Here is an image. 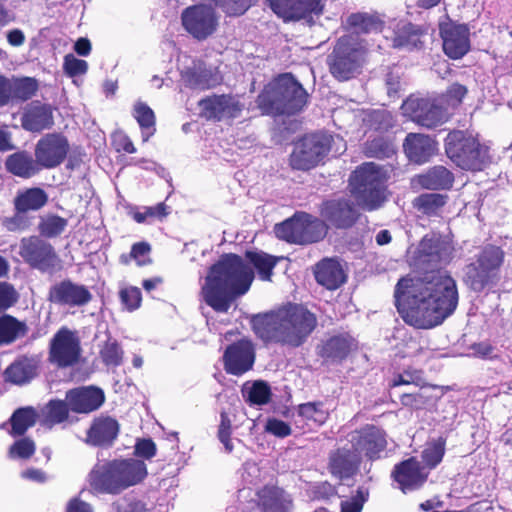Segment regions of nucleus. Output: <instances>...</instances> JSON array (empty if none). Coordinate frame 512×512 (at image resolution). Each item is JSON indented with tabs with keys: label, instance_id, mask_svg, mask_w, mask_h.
Segmentation results:
<instances>
[{
	"label": "nucleus",
	"instance_id": "nucleus-1",
	"mask_svg": "<svg viewBox=\"0 0 512 512\" xmlns=\"http://www.w3.org/2000/svg\"><path fill=\"white\" fill-rule=\"evenodd\" d=\"M451 241L439 235L425 236L414 252L413 265L423 277H404L395 289V303L403 320L417 328H432L453 314L458 305L455 280L435 269L452 259Z\"/></svg>",
	"mask_w": 512,
	"mask_h": 512
},
{
	"label": "nucleus",
	"instance_id": "nucleus-2",
	"mask_svg": "<svg viewBox=\"0 0 512 512\" xmlns=\"http://www.w3.org/2000/svg\"><path fill=\"white\" fill-rule=\"evenodd\" d=\"M254 333L267 344L299 347L317 325V319L304 306L288 303L266 313L253 315Z\"/></svg>",
	"mask_w": 512,
	"mask_h": 512
},
{
	"label": "nucleus",
	"instance_id": "nucleus-3",
	"mask_svg": "<svg viewBox=\"0 0 512 512\" xmlns=\"http://www.w3.org/2000/svg\"><path fill=\"white\" fill-rule=\"evenodd\" d=\"M253 279L252 268L240 256L225 254L210 267L201 294L213 310L225 313L250 289Z\"/></svg>",
	"mask_w": 512,
	"mask_h": 512
},
{
	"label": "nucleus",
	"instance_id": "nucleus-4",
	"mask_svg": "<svg viewBox=\"0 0 512 512\" xmlns=\"http://www.w3.org/2000/svg\"><path fill=\"white\" fill-rule=\"evenodd\" d=\"M147 475V466L142 460L114 459L94 466L90 472V484L99 492L117 495L142 483Z\"/></svg>",
	"mask_w": 512,
	"mask_h": 512
},
{
	"label": "nucleus",
	"instance_id": "nucleus-5",
	"mask_svg": "<svg viewBox=\"0 0 512 512\" xmlns=\"http://www.w3.org/2000/svg\"><path fill=\"white\" fill-rule=\"evenodd\" d=\"M308 94L289 73L282 74L269 83L258 96V106L266 114L292 115L307 104Z\"/></svg>",
	"mask_w": 512,
	"mask_h": 512
},
{
	"label": "nucleus",
	"instance_id": "nucleus-6",
	"mask_svg": "<svg viewBox=\"0 0 512 512\" xmlns=\"http://www.w3.org/2000/svg\"><path fill=\"white\" fill-rule=\"evenodd\" d=\"M367 42L358 36L340 37L327 57L331 75L338 81H348L359 75L368 61Z\"/></svg>",
	"mask_w": 512,
	"mask_h": 512
},
{
	"label": "nucleus",
	"instance_id": "nucleus-7",
	"mask_svg": "<svg viewBox=\"0 0 512 512\" xmlns=\"http://www.w3.org/2000/svg\"><path fill=\"white\" fill-rule=\"evenodd\" d=\"M445 151L459 168L482 171L491 163L489 147L470 133L455 130L445 139Z\"/></svg>",
	"mask_w": 512,
	"mask_h": 512
},
{
	"label": "nucleus",
	"instance_id": "nucleus-8",
	"mask_svg": "<svg viewBox=\"0 0 512 512\" xmlns=\"http://www.w3.org/2000/svg\"><path fill=\"white\" fill-rule=\"evenodd\" d=\"M386 172L375 163H364L350 178L351 192L358 205L375 210L385 200Z\"/></svg>",
	"mask_w": 512,
	"mask_h": 512
},
{
	"label": "nucleus",
	"instance_id": "nucleus-9",
	"mask_svg": "<svg viewBox=\"0 0 512 512\" xmlns=\"http://www.w3.org/2000/svg\"><path fill=\"white\" fill-rule=\"evenodd\" d=\"M227 15H242L255 0H213ZM272 11L284 21L299 20L308 14H320L321 0H265Z\"/></svg>",
	"mask_w": 512,
	"mask_h": 512
},
{
	"label": "nucleus",
	"instance_id": "nucleus-10",
	"mask_svg": "<svg viewBox=\"0 0 512 512\" xmlns=\"http://www.w3.org/2000/svg\"><path fill=\"white\" fill-rule=\"evenodd\" d=\"M275 234L279 239L295 244L317 242L327 233V224L307 213H299L276 224Z\"/></svg>",
	"mask_w": 512,
	"mask_h": 512
},
{
	"label": "nucleus",
	"instance_id": "nucleus-11",
	"mask_svg": "<svg viewBox=\"0 0 512 512\" xmlns=\"http://www.w3.org/2000/svg\"><path fill=\"white\" fill-rule=\"evenodd\" d=\"M503 251L496 246H486L474 263L465 270V282L474 291L480 292L494 282L503 262Z\"/></svg>",
	"mask_w": 512,
	"mask_h": 512
},
{
	"label": "nucleus",
	"instance_id": "nucleus-12",
	"mask_svg": "<svg viewBox=\"0 0 512 512\" xmlns=\"http://www.w3.org/2000/svg\"><path fill=\"white\" fill-rule=\"evenodd\" d=\"M444 98L430 99L411 96L407 98L401 110L404 116L426 128H435L448 120Z\"/></svg>",
	"mask_w": 512,
	"mask_h": 512
},
{
	"label": "nucleus",
	"instance_id": "nucleus-13",
	"mask_svg": "<svg viewBox=\"0 0 512 512\" xmlns=\"http://www.w3.org/2000/svg\"><path fill=\"white\" fill-rule=\"evenodd\" d=\"M331 144V136L316 133L304 136L296 143L290 156V164L294 169L309 170L315 167L327 155Z\"/></svg>",
	"mask_w": 512,
	"mask_h": 512
},
{
	"label": "nucleus",
	"instance_id": "nucleus-14",
	"mask_svg": "<svg viewBox=\"0 0 512 512\" xmlns=\"http://www.w3.org/2000/svg\"><path fill=\"white\" fill-rule=\"evenodd\" d=\"M18 253L25 263L41 272H53L59 264L54 247L39 236L22 238Z\"/></svg>",
	"mask_w": 512,
	"mask_h": 512
},
{
	"label": "nucleus",
	"instance_id": "nucleus-15",
	"mask_svg": "<svg viewBox=\"0 0 512 512\" xmlns=\"http://www.w3.org/2000/svg\"><path fill=\"white\" fill-rule=\"evenodd\" d=\"M81 356V343L77 331L60 328L50 343V361L59 367L76 364Z\"/></svg>",
	"mask_w": 512,
	"mask_h": 512
},
{
	"label": "nucleus",
	"instance_id": "nucleus-16",
	"mask_svg": "<svg viewBox=\"0 0 512 512\" xmlns=\"http://www.w3.org/2000/svg\"><path fill=\"white\" fill-rule=\"evenodd\" d=\"M185 30L198 40L213 34L218 25L215 11L207 5H194L186 8L181 15Z\"/></svg>",
	"mask_w": 512,
	"mask_h": 512
},
{
	"label": "nucleus",
	"instance_id": "nucleus-17",
	"mask_svg": "<svg viewBox=\"0 0 512 512\" xmlns=\"http://www.w3.org/2000/svg\"><path fill=\"white\" fill-rule=\"evenodd\" d=\"M69 148V142L62 134H46L36 144V161L43 168H55L65 160Z\"/></svg>",
	"mask_w": 512,
	"mask_h": 512
},
{
	"label": "nucleus",
	"instance_id": "nucleus-18",
	"mask_svg": "<svg viewBox=\"0 0 512 512\" xmlns=\"http://www.w3.org/2000/svg\"><path fill=\"white\" fill-rule=\"evenodd\" d=\"M351 442L355 452L370 460L381 458L387 446L385 432L375 426L364 427L352 436Z\"/></svg>",
	"mask_w": 512,
	"mask_h": 512
},
{
	"label": "nucleus",
	"instance_id": "nucleus-19",
	"mask_svg": "<svg viewBox=\"0 0 512 512\" xmlns=\"http://www.w3.org/2000/svg\"><path fill=\"white\" fill-rule=\"evenodd\" d=\"M428 475V470L414 457L395 465L392 471V478L404 493L419 489Z\"/></svg>",
	"mask_w": 512,
	"mask_h": 512
},
{
	"label": "nucleus",
	"instance_id": "nucleus-20",
	"mask_svg": "<svg viewBox=\"0 0 512 512\" xmlns=\"http://www.w3.org/2000/svg\"><path fill=\"white\" fill-rule=\"evenodd\" d=\"M224 368L228 374L240 376L249 371L254 364V348L250 341L240 340L231 344L223 355Z\"/></svg>",
	"mask_w": 512,
	"mask_h": 512
},
{
	"label": "nucleus",
	"instance_id": "nucleus-21",
	"mask_svg": "<svg viewBox=\"0 0 512 512\" xmlns=\"http://www.w3.org/2000/svg\"><path fill=\"white\" fill-rule=\"evenodd\" d=\"M321 216L324 223L338 229H346L356 222L359 214L351 201L334 199L323 203Z\"/></svg>",
	"mask_w": 512,
	"mask_h": 512
},
{
	"label": "nucleus",
	"instance_id": "nucleus-22",
	"mask_svg": "<svg viewBox=\"0 0 512 512\" xmlns=\"http://www.w3.org/2000/svg\"><path fill=\"white\" fill-rule=\"evenodd\" d=\"M199 107L205 118L218 121L237 118L242 111L239 101L229 95L207 97L199 102Z\"/></svg>",
	"mask_w": 512,
	"mask_h": 512
},
{
	"label": "nucleus",
	"instance_id": "nucleus-23",
	"mask_svg": "<svg viewBox=\"0 0 512 512\" xmlns=\"http://www.w3.org/2000/svg\"><path fill=\"white\" fill-rule=\"evenodd\" d=\"M92 299L90 291L81 284L64 280L51 287L49 300L58 305L80 307Z\"/></svg>",
	"mask_w": 512,
	"mask_h": 512
},
{
	"label": "nucleus",
	"instance_id": "nucleus-24",
	"mask_svg": "<svg viewBox=\"0 0 512 512\" xmlns=\"http://www.w3.org/2000/svg\"><path fill=\"white\" fill-rule=\"evenodd\" d=\"M181 77L186 86L198 90L215 87L221 82L218 70L200 60H192L190 66L181 69Z\"/></svg>",
	"mask_w": 512,
	"mask_h": 512
},
{
	"label": "nucleus",
	"instance_id": "nucleus-25",
	"mask_svg": "<svg viewBox=\"0 0 512 512\" xmlns=\"http://www.w3.org/2000/svg\"><path fill=\"white\" fill-rule=\"evenodd\" d=\"M66 401L71 411L87 414L103 405L105 394L98 387L82 386L69 390L66 393Z\"/></svg>",
	"mask_w": 512,
	"mask_h": 512
},
{
	"label": "nucleus",
	"instance_id": "nucleus-26",
	"mask_svg": "<svg viewBox=\"0 0 512 512\" xmlns=\"http://www.w3.org/2000/svg\"><path fill=\"white\" fill-rule=\"evenodd\" d=\"M443 50L452 59L462 58L470 49L469 29L466 25L446 24L440 28Z\"/></svg>",
	"mask_w": 512,
	"mask_h": 512
},
{
	"label": "nucleus",
	"instance_id": "nucleus-27",
	"mask_svg": "<svg viewBox=\"0 0 512 512\" xmlns=\"http://www.w3.org/2000/svg\"><path fill=\"white\" fill-rule=\"evenodd\" d=\"M119 429V423L115 418L101 415L93 420L87 432V443L100 447L111 446L118 436Z\"/></svg>",
	"mask_w": 512,
	"mask_h": 512
},
{
	"label": "nucleus",
	"instance_id": "nucleus-28",
	"mask_svg": "<svg viewBox=\"0 0 512 512\" xmlns=\"http://www.w3.org/2000/svg\"><path fill=\"white\" fill-rule=\"evenodd\" d=\"M406 156L411 162L423 164L435 154L436 142L429 136L420 133H409L403 143Z\"/></svg>",
	"mask_w": 512,
	"mask_h": 512
},
{
	"label": "nucleus",
	"instance_id": "nucleus-29",
	"mask_svg": "<svg viewBox=\"0 0 512 512\" xmlns=\"http://www.w3.org/2000/svg\"><path fill=\"white\" fill-rule=\"evenodd\" d=\"M21 124L25 130L30 132L50 129L54 124L51 107L40 102L28 104L22 113Z\"/></svg>",
	"mask_w": 512,
	"mask_h": 512
},
{
	"label": "nucleus",
	"instance_id": "nucleus-30",
	"mask_svg": "<svg viewBox=\"0 0 512 512\" xmlns=\"http://www.w3.org/2000/svg\"><path fill=\"white\" fill-rule=\"evenodd\" d=\"M453 182V173L446 167L437 165L422 174L414 176L411 185L413 188L427 190H447L452 187Z\"/></svg>",
	"mask_w": 512,
	"mask_h": 512
},
{
	"label": "nucleus",
	"instance_id": "nucleus-31",
	"mask_svg": "<svg viewBox=\"0 0 512 512\" xmlns=\"http://www.w3.org/2000/svg\"><path fill=\"white\" fill-rule=\"evenodd\" d=\"M256 495L262 512H291V496L277 486H265Z\"/></svg>",
	"mask_w": 512,
	"mask_h": 512
},
{
	"label": "nucleus",
	"instance_id": "nucleus-32",
	"mask_svg": "<svg viewBox=\"0 0 512 512\" xmlns=\"http://www.w3.org/2000/svg\"><path fill=\"white\" fill-rule=\"evenodd\" d=\"M317 282L329 290L340 287L346 280L341 264L334 259H324L316 265Z\"/></svg>",
	"mask_w": 512,
	"mask_h": 512
},
{
	"label": "nucleus",
	"instance_id": "nucleus-33",
	"mask_svg": "<svg viewBox=\"0 0 512 512\" xmlns=\"http://www.w3.org/2000/svg\"><path fill=\"white\" fill-rule=\"evenodd\" d=\"M36 363L28 357H20L11 363L4 372L5 380L16 385L30 382L36 375Z\"/></svg>",
	"mask_w": 512,
	"mask_h": 512
},
{
	"label": "nucleus",
	"instance_id": "nucleus-34",
	"mask_svg": "<svg viewBox=\"0 0 512 512\" xmlns=\"http://www.w3.org/2000/svg\"><path fill=\"white\" fill-rule=\"evenodd\" d=\"M37 420L36 410L32 407L18 408L13 412L8 422H4L0 425V429H7L8 433L13 436H22L26 431L35 425Z\"/></svg>",
	"mask_w": 512,
	"mask_h": 512
},
{
	"label": "nucleus",
	"instance_id": "nucleus-35",
	"mask_svg": "<svg viewBox=\"0 0 512 512\" xmlns=\"http://www.w3.org/2000/svg\"><path fill=\"white\" fill-rule=\"evenodd\" d=\"M6 169L13 175L24 179L34 176L39 171V164L26 152L9 155L5 161Z\"/></svg>",
	"mask_w": 512,
	"mask_h": 512
},
{
	"label": "nucleus",
	"instance_id": "nucleus-36",
	"mask_svg": "<svg viewBox=\"0 0 512 512\" xmlns=\"http://www.w3.org/2000/svg\"><path fill=\"white\" fill-rule=\"evenodd\" d=\"M421 37L422 30L419 26L407 22H401L397 25L392 46L394 48L412 50L420 46Z\"/></svg>",
	"mask_w": 512,
	"mask_h": 512
},
{
	"label": "nucleus",
	"instance_id": "nucleus-37",
	"mask_svg": "<svg viewBox=\"0 0 512 512\" xmlns=\"http://www.w3.org/2000/svg\"><path fill=\"white\" fill-rule=\"evenodd\" d=\"M28 332L25 322L19 321L13 316L3 315L0 317V344L8 345L19 338L24 337Z\"/></svg>",
	"mask_w": 512,
	"mask_h": 512
},
{
	"label": "nucleus",
	"instance_id": "nucleus-38",
	"mask_svg": "<svg viewBox=\"0 0 512 512\" xmlns=\"http://www.w3.org/2000/svg\"><path fill=\"white\" fill-rule=\"evenodd\" d=\"M353 340L349 336H335L327 340L321 348V356L327 360L338 361L344 359L350 352Z\"/></svg>",
	"mask_w": 512,
	"mask_h": 512
},
{
	"label": "nucleus",
	"instance_id": "nucleus-39",
	"mask_svg": "<svg viewBox=\"0 0 512 512\" xmlns=\"http://www.w3.org/2000/svg\"><path fill=\"white\" fill-rule=\"evenodd\" d=\"M37 89V81L33 78L22 77L8 79L9 102L14 100H28L36 93Z\"/></svg>",
	"mask_w": 512,
	"mask_h": 512
},
{
	"label": "nucleus",
	"instance_id": "nucleus-40",
	"mask_svg": "<svg viewBox=\"0 0 512 512\" xmlns=\"http://www.w3.org/2000/svg\"><path fill=\"white\" fill-rule=\"evenodd\" d=\"M48 200L47 194L41 188H30L25 190L15 199V207L20 212L39 210Z\"/></svg>",
	"mask_w": 512,
	"mask_h": 512
},
{
	"label": "nucleus",
	"instance_id": "nucleus-41",
	"mask_svg": "<svg viewBox=\"0 0 512 512\" xmlns=\"http://www.w3.org/2000/svg\"><path fill=\"white\" fill-rule=\"evenodd\" d=\"M133 116L141 128L143 142H147L156 131L153 110L147 104L138 101L134 105Z\"/></svg>",
	"mask_w": 512,
	"mask_h": 512
},
{
	"label": "nucleus",
	"instance_id": "nucleus-42",
	"mask_svg": "<svg viewBox=\"0 0 512 512\" xmlns=\"http://www.w3.org/2000/svg\"><path fill=\"white\" fill-rule=\"evenodd\" d=\"M358 466V459L351 457L345 451H339L331 457L330 469L332 474L338 476L340 479L348 478L356 471Z\"/></svg>",
	"mask_w": 512,
	"mask_h": 512
},
{
	"label": "nucleus",
	"instance_id": "nucleus-43",
	"mask_svg": "<svg viewBox=\"0 0 512 512\" xmlns=\"http://www.w3.org/2000/svg\"><path fill=\"white\" fill-rule=\"evenodd\" d=\"M246 257L257 270L259 277L268 281L271 278L272 270L275 267L278 258L264 252H247Z\"/></svg>",
	"mask_w": 512,
	"mask_h": 512
},
{
	"label": "nucleus",
	"instance_id": "nucleus-44",
	"mask_svg": "<svg viewBox=\"0 0 512 512\" xmlns=\"http://www.w3.org/2000/svg\"><path fill=\"white\" fill-rule=\"evenodd\" d=\"M346 23L348 28L352 31L350 34L354 36H357L359 33L377 31L381 26L376 18L363 13H355L349 15Z\"/></svg>",
	"mask_w": 512,
	"mask_h": 512
},
{
	"label": "nucleus",
	"instance_id": "nucleus-45",
	"mask_svg": "<svg viewBox=\"0 0 512 512\" xmlns=\"http://www.w3.org/2000/svg\"><path fill=\"white\" fill-rule=\"evenodd\" d=\"M447 201V196L439 193H424L414 200V207L424 214H436Z\"/></svg>",
	"mask_w": 512,
	"mask_h": 512
},
{
	"label": "nucleus",
	"instance_id": "nucleus-46",
	"mask_svg": "<svg viewBox=\"0 0 512 512\" xmlns=\"http://www.w3.org/2000/svg\"><path fill=\"white\" fill-rule=\"evenodd\" d=\"M242 392L247 401L254 405L268 403L271 396L270 387L264 381H255L252 384L246 383Z\"/></svg>",
	"mask_w": 512,
	"mask_h": 512
},
{
	"label": "nucleus",
	"instance_id": "nucleus-47",
	"mask_svg": "<svg viewBox=\"0 0 512 512\" xmlns=\"http://www.w3.org/2000/svg\"><path fill=\"white\" fill-rule=\"evenodd\" d=\"M298 415L307 422L322 425L328 418V412L322 402H307L298 406Z\"/></svg>",
	"mask_w": 512,
	"mask_h": 512
},
{
	"label": "nucleus",
	"instance_id": "nucleus-48",
	"mask_svg": "<svg viewBox=\"0 0 512 512\" xmlns=\"http://www.w3.org/2000/svg\"><path fill=\"white\" fill-rule=\"evenodd\" d=\"M67 227V220L57 215L41 218L38 229L42 236L53 238L60 235Z\"/></svg>",
	"mask_w": 512,
	"mask_h": 512
},
{
	"label": "nucleus",
	"instance_id": "nucleus-49",
	"mask_svg": "<svg viewBox=\"0 0 512 512\" xmlns=\"http://www.w3.org/2000/svg\"><path fill=\"white\" fill-rule=\"evenodd\" d=\"M445 453V442L442 439L429 443L422 452V459L428 471L435 468L441 461Z\"/></svg>",
	"mask_w": 512,
	"mask_h": 512
},
{
	"label": "nucleus",
	"instance_id": "nucleus-50",
	"mask_svg": "<svg viewBox=\"0 0 512 512\" xmlns=\"http://www.w3.org/2000/svg\"><path fill=\"white\" fill-rule=\"evenodd\" d=\"M36 450L35 442L27 437L16 440L8 449V457L12 460H28Z\"/></svg>",
	"mask_w": 512,
	"mask_h": 512
},
{
	"label": "nucleus",
	"instance_id": "nucleus-51",
	"mask_svg": "<svg viewBox=\"0 0 512 512\" xmlns=\"http://www.w3.org/2000/svg\"><path fill=\"white\" fill-rule=\"evenodd\" d=\"M151 246L147 242H138L132 245L129 255H121L120 261L123 264H128L133 259L137 265L144 266L151 262L150 259Z\"/></svg>",
	"mask_w": 512,
	"mask_h": 512
},
{
	"label": "nucleus",
	"instance_id": "nucleus-52",
	"mask_svg": "<svg viewBox=\"0 0 512 512\" xmlns=\"http://www.w3.org/2000/svg\"><path fill=\"white\" fill-rule=\"evenodd\" d=\"M102 361L107 366L117 367L122 363L123 351L115 340H108L100 350Z\"/></svg>",
	"mask_w": 512,
	"mask_h": 512
},
{
	"label": "nucleus",
	"instance_id": "nucleus-53",
	"mask_svg": "<svg viewBox=\"0 0 512 512\" xmlns=\"http://www.w3.org/2000/svg\"><path fill=\"white\" fill-rule=\"evenodd\" d=\"M68 402L54 400L50 401L45 408L46 421L50 424L61 423L68 417Z\"/></svg>",
	"mask_w": 512,
	"mask_h": 512
},
{
	"label": "nucleus",
	"instance_id": "nucleus-54",
	"mask_svg": "<svg viewBox=\"0 0 512 512\" xmlns=\"http://www.w3.org/2000/svg\"><path fill=\"white\" fill-rule=\"evenodd\" d=\"M168 214V206L158 203L156 206L144 207L143 211L134 212L132 217L137 223H145L149 218L163 219Z\"/></svg>",
	"mask_w": 512,
	"mask_h": 512
},
{
	"label": "nucleus",
	"instance_id": "nucleus-55",
	"mask_svg": "<svg viewBox=\"0 0 512 512\" xmlns=\"http://www.w3.org/2000/svg\"><path fill=\"white\" fill-rule=\"evenodd\" d=\"M114 507L116 512H151L145 502L131 495L120 498Z\"/></svg>",
	"mask_w": 512,
	"mask_h": 512
},
{
	"label": "nucleus",
	"instance_id": "nucleus-56",
	"mask_svg": "<svg viewBox=\"0 0 512 512\" xmlns=\"http://www.w3.org/2000/svg\"><path fill=\"white\" fill-rule=\"evenodd\" d=\"M368 490L360 487L355 495L341 502V512H361L368 499Z\"/></svg>",
	"mask_w": 512,
	"mask_h": 512
},
{
	"label": "nucleus",
	"instance_id": "nucleus-57",
	"mask_svg": "<svg viewBox=\"0 0 512 512\" xmlns=\"http://www.w3.org/2000/svg\"><path fill=\"white\" fill-rule=\"evenodd\" d=\"M64 71L70 77L83 75L87 72L88 64L85 60L78 59L72 54H68L64 58Z\"/></svg>",
	"mask_w": 512,
	"mask_h": 512
},
{
	"label": "nucleus",
	"instance_id": "nucleus-58",
	"mask_svg": "<svg viewBox=\"0 0 512 512\" xmlns=\"http://www.w3.org/2000/svg\"><path fill=\"white\" fill-rule=\"evenodd\" d=\"M218 439L223 444L226 452L230 453L233 451V444L231 440V421L224 412L221 413Z\"/></svg>",
	"mask_w": 512,
	"mask_h": 512
},
{
	"label": "nucleus",
	"instance_id": "nucleus-59",
	"mask_svg": "<svg viewBox=\"0 0 512 512\" xmlns=\"http://www.w3.org/2000/svg\"><path fill=\"white\" fill-rule=\"evenodd\" d=\"M123 305L130 311L137 309L141 302V291L136 287H129L120 291Z\"/></svg>",
	"mask_w": 512,
	"mask_h": 512
},
{
	"label": "nucleus",
	"instance_id": "nucleus-60",
	"mask_svg": "<svg viewBox=\"0 0 512 512\" xmlns=\"http://www.w3.org/2000/svg\"><path fill=\"white\" fill-rule=\"evenodd\" d=\"M265 431L275 437L285 438L292 432L291 427L277 418H269L265 424Z\"/></svg>",
	"mask_w": 512,
	"mask_h": 512
},
{
	"label": "nucleus",
	"instance_id": "nucleus-61",
	"mask_svg": "<svg viewBox=\"0 0 512 512\" xmlns=\"http://www.w3.org/2000/svg\"><path fill=\"white\" fill-rule=\"evenodd\" d=\"M18 293L6 282H0V310H5L17 302Z\"/></svg>",
	"mask_w": 512,
	"mask_h": 512
},
{
	"label": "nucleus",
	"instance_id": "nucleus-62",
	"mask_svg": "<svg viewBox=\"0 0 512 512\" xmlns=\"http://www.w3.org/2000/svg\"><path fill=\"white\" fill-rule=\"evenodd\" d=\"M466 94L467 88L464 85L454 83L448 88L445 94V101L447 105L456 107L462 102Z\"/></svg>",
	"mask_w": 512,
	"mask_h": 512
},
{
	"label": "nucleus",
	"instance_id": "nucleus-63",
	"mask_svg": "<svg viewBox=\"0 0 512 512\" xmlns=\"http://www.w3.org/2000/svg\"><path fill=\"white\" fill-rule=\"evenodd\" d=\"M156 445L151 439H139L135 444V455L144 459H151L156 454Z\"/></svg>",
	"mask_w": 512,
	"mask_h": 512
},
{
	"label": "nucleus",
	"instance_id": "nucleus-64",
	"mask_svg": "<svg viewBox=\"0 0 512 512\" xmlns=\"http://www.w3.org/2000/svg\"><path fill=\"white\" fill-rule=\"evenodd\" d=\"M392 152V148L380 138L371 141L367 147V153L377 158L388 157Z\"/></svg>",
	"mask_w": 512,
	"mask_h": 512
}]
</instances>
